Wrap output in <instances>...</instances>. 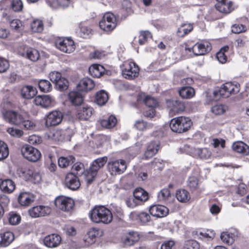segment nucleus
I'll list each match as a JSON object with an SVG mask.
<instances>
[{
	"mask_svg": "<svg viewBox=\"0 0 249 249\" xmlns=\"http://www.w3.org/2000/svg\"><path fill=\"white\" fill-rule=\"evenodd\" d=\"M212 49V44L209 41L202 40L194 45H188V51L189 52L192 51L196 55H200L209 53Z\"/></svg>",
	"mask_w": 249,
	"mask_h": 249,
	"instance_id": "nucleus-7",
	"label": "nucleus"
},
{
	"mask_svg": "<svg viewBox=\"0 0 249 249\" xmlns=\"http://www.w3.org/2000/svg\"><path fill=\"white\" fill-rule=\"evenodd\" d=\"M232 148L233 150L243 156L249 155V146L244 142L238 141L234 142Z\"/></svg>",
	"mask_w": 249,
	"mask_h": 249,
	"instance_id": "nucleus-29",
	"label": "nucleus"
},
{
	"mask_svg": "<svg viewBox=\"0 0 249 249\" xmlns=\"http://www.w3.org/2000/svg\"><path fill=\"white\" fill-rule=\"evenodd\" d=\"M63 115L60 111H53L46 115L45 125L47 127L59 124L62 121Z\"/></svg>",
	"mask_w": 249,
	"mask_h": 249,
	"instance_id": "nucleus-14",
	"label": "nucleus"
},
{
	"mask_svg": "<svg viewBox=\"0 0 249 249\" xmlns=\"http://www.w3.org/2000/svg\"><path fill=\"white\" fill-rule=\"evenodd\" d=\"M8 221L11 225H17L18 224L20 221V216L16 213H10L8 217Z\"/></svg>",
	"mask_w": 249,
	"mask_h": 249,
	"instance_id": "nucleus-59",
	"label": "nucleus"
},
{
	"mask_svg": "<svg viewBox=\"0 0 249 249\" xmlns=\"http://www.w3.org/2000/svg\"><path fill=\"white\" fill-rule=\"evenodd\" d=\"M248 42V39L247 36L240 35L235 39V45L236 47L241 48L244 47Z\"/></svg>",
	"mask_w": 249,
	"mask_h": 249,
	"instance_id": "nucleus-55",
	"label": "nucleus"
},
{
	"mask_svg": "<svg viewBox=\"0 0 249 249\" xmlns=\"http://www.w3.org/2000/svg\"><path fill=\"white\" fill-rule=\"evenodd\" d=\"M229 46L225 45L222 47L216 53V58L220 63L224 64L227 61V54L229 53Z\"/></svg>",
	"mask_w": 249,
	"mask_h": 249,
	"instance_id": "nucleus-40",
	"label": "nucleus"
},
{
	"mask_svg": "<svg viewBox=\"0 0 249 249\" xmlns=\"http://www.w3.org/2000/svg\"><path fill=\"white\" fill-rule=\"evenodd\" d=\"M160 143L159 141H152L147 146L144 153L143 159L148 160L153 157L158 151Z\"/></svg>",
	"mask_w": 249,
	"mask_h": 249,
	"instance_id": "nucleus-21",
	"label": "nucleus"
},
{
	"mask_svg": "<svg viewBox=\"0 0 249 249\" xmlns=\"http://www.w3.org/2000/svg\"><path fill=\"white\" fill-rule=\"evenodd\" d=\"M15 182L10 179H0V189L5 193H11L15 189Z\"/></svg>",
	"mask_w": 249,
	"mask_h": 249,
	"instance_id": "nucleus-31",
	"label": "nucleus"
},
{
	"mask_svg": "<svg viewBox=\"0 0 249 249\" xmlns=\"http://www.w3.org/2000/svg\"><path fill=\"white\" fill-rule=\"evenodd\" d=\"M50 213V208L44 205L34 206L28 210L29 215L32 218L45 216Z\"/></svg>",
	"mask_w": 249,
	"mask_h": 249,
	"instance_id": "nucleus-15",
	"label": "nucleus"
},
{
	"mask_svg": "<svg viewBox=\"0 0 249 249\" xmlns=\"http://www.w3.org/2000/svg\"><path fill=\"white\" fill-rule=\"evenodd\" d=\"M1 114L3 120L11 124L26 130H33L36 127V124L32 121L25 119L17 111L5 109L1 111Z\"/></svg>",
	"mask_w": 249,
	"mask_h": 249,
	"instance_id": "nucleus-1",
	"label": "nucleus"
},
{
	"mask_svg": "<svg viewBox=\"0 0 249 249\" xmlns=\"http://www.w3.org/2000/svg\"><path fill=\"white\" fill-rule=\"evenodd\" d=\"M20 92L23 98L30 99L36 95L37 91L36 89L32 86L25 85L21 88Z\"/></svg>",
	"mask_w": 249,
	"mask_h": 249,
	"instance_id": "nucleus-27",
	"label": "nucleus"
},
{
	"mask_svg": "<svg viewBox=\"0 0 249 249\" xmlns=\"http://www.w3.org/2000/svg\"><path fill=\"white\" fill-rule=\"evenodd\" d=\"M116 26V18L115 15L110 12L105 13L99 22L100 29L107 34L111 33Z\"/></svg>",
	"mask_w": 249,
	"mask_h": 249,
	"instance_id": "nucleus-6",
	"label": "nucleus"
},
{
	"mask_svg": "<svg viewBox=\"0 0 249 249\" xmlns=\"http://www.w3.org/2000/svg\"><path fill=\"white\" fill-rule=\"evenodd\" d=\"M170 196V192L168 188L162 189L158 194V197L160 201H166Z\"/></svg>",
	"mask_w": 249,
	"mask_h": 249,
	"instance_id": "nucleus-61",
	"label": "nucleus"
},
{
	"mask_svg": "<svg viewBox=\"0 0 249 249\" xmlns=\"http://www.w3.org/2000/svg\"><path fill=\"white\" fill-rule=\"evenodd\" d=\"M61 240V237L59 234L52 233L44 237L43 244L48 248H55L59 246Z\"/></svg>",
	"mask_w": 249,
	"mask_h": 249,
	"instance_id": "nucleus-17",
	"label": "nucleus"
},
{
	"mask_svg": "<svg viewBox=\"0 0 249 249\" xmlns=\"http://www.w3.org/2000/svg\"><path fill=\"white\" fill-rule=\"evenodd\" d=\"M126 169V162L124 160H112L107 162V170L111 176L121 175Z\"/></svg>",
	"mask_w": 249,
	"mask_h": 249,
	"instance_id": "nucleus-8",
	"label": "nucleus"
},
{
	"mask_svg": "<svg viewBox=\"0 0 249 249\" xmlns=\"http://www.w3.org/2000/svg\"><path fill=\"white\" fill-rule=\"evenodd\" d=\"M25 52L26 57L30 60L35 62L38 60L39 54L37 50L32 48H27Z\"/></svg>",
	"mask_w": 249,
	"mask_h": 249,
	"instance_id": "nucleus-46",
	"label": "nucleus"
},
{
	"mask_svg": "<svg viewBox=\"0 0 249 249\" xmlns=\"http://www.w3.org/2000/svg\"><path fill=\"white\" fill-rule=\"evenodd\" d=\"M240 89V85L237 82H226L223 84L220 88L213 92L215 97L219 95L220 97L227 98L231 94L238 93Z\"/></svg>",
	"mask_w": 249,
	"mask_h": 249,
	"instance_id": "nucleus-3",
	"label": "nucleus"
},
{
	"mask_svg": "<svg viewBox=\"0 0 249 249\" xmlns=\"http://www.w3.org/2000/svg\"><path fill=\"white\" fill-rule=\"evenodd\" d=\"M38 86L40 91L49 92L52 89V85L51 82L46 79H40L38 80Z\"/></svg>",
	"mask_w": 249,
	"mask_h": 249,
	"instance_id": "nucleus-44",
	"label": "nucleus"
},
{
	"mask_svg": "<svg viewBox=\"0 0 249 249\" xmlns=\"http://www.w3.org/2000/svg\"><path fill=\"white\" fill-rule=\"evenodd\" d=\"M138 220L142 224H144L151 220L150 213L145 212H138L134 213Z\"/></svg>",
	"mask_w": 249,
	"mask_h": 249,
	"instance_id": "nucleus-45",
	"label": "nucleus"
},
{
	"mask_svg": "<svg viewBox=\"0 0 249 249\" xmlns=\"http://www.w3.org/2000/svg\"><path fill=\"white\" fill-rule=\"evenodd\" d=\"M247 186L244 183L238 184L236 193L240 196H244L247 193Z\"/></svg>",
	"mask_w": 249,
	"mask_h": 249,
	"instance_id": "nucleus-63",
	"label": "nucleus"
},
{
	"mask_svg": "<svg viewBox=\"0 0 249 249\" xmlns=\"http://www.w3.org/2000/svg\"><path fill=\"white\" fill-rule=\"evenodd\" d=\"M135 127L140 131H143L147 128H149L152 127L151 124H147L146 122L142 120H137L134 124Z\"/></svg>",
	"mask_w": 249,
	"mask_h": 249,
	"instance_id": "nucleus-57",
	"label": "nucleus"
},
{
	"mask_svg": "<svg viewBox=\"0 0 249 249\" xmlns=\"http://www.w3.org/2000/svg\"><path fill=\"white\" fill-rule=\"evenodd\" d=\"M9 154V151L7 144L4 142L0 140V161L6 159Z\"/></svg>",
	"mask_w": 249,
	"mask_h": 249,
	"instance_id": "nucleus-48",
	"label": "nucleus"
},
{
	"mask_svg": "<svg viewBox=\"0 0 249 249\" xmlns=\"http://www.w3.org/2000/svg\"><path fill=\"white\" fill-rule=\"evenodd\" d=\"M134 196L142 204L149 199V194L141 187L136 188L133 191Z\"/></svg>",
	"mask_w": 249,
	"mask_h": 249,
	"instance_id": "nucleus-32",
	"label": "nucleus"
},
{
	"mask_svg": "<svg viewBox=\"0 0 249 249\" xmlns=\"http://www.w3.org/2000/svg\"><path fill=\"white\" fill-rule=\"evenodd\" d=\"M75 160L74 157L72 155L67 157L62 156L58 159V164L61 168H66L73 163Z\"/></svg>",
	"mask_w": 249,
	"mask_h": 249,
	"instance_id": "nucleus-42",
	"label": "nucleus"
},
{
	"mask_svg": "<svg viewBox=\"0 0 249 249\" xmlns=\"http://www.w3.org/2000/svg\"><path fill=\"white\" fill-rule=\"evenodd\" d=\"M166 104L170 114L181 113L185 107L184 103L172 99L166 100Z\"/></svg>",
	"mask_w": 249,
	"mask_h": 249,
	"instance_id": "nucleus-16",
	"label": "nucleus"
},
{
	"mask_svg": "<svg viewBox=\"0 0 249 249\" xmlns=\"http://www.w3.org/2000/svg\"><path fill=\"white\" fill-rule=\"evenodd\" d=\"M54 84L56 88L60 91H64L67 89L69 87V82L68 80L64 77L61 78Z\"/></svg>",
	"mask_w": 249,
	"mask_h": 249,
	"instance_id": "nucleus-52",
	"label": "nucleus"
},
{
	"mask_svg": "<svg viewBox=\"0 0 249 249\" xmlns=\"http://www.w3.org/2000/svg\"><path fill=\"white\" fill-rule=\"evenodd\" d=\"M104 67L98 64H94L90 66L89 68V72L93 77L99 78L102 76L105 72Z\"/></svg>",
	"mask_w": 249,
	"mask_h": 249,
	"instance_id": "nucleus-34",
	"label": "nucleus"
},
{
	"mask_svg": "<svg viewBox=\"0 0 249 249\" xmlns=\"http://www.w3.org/2000/svg\"><path fill=\"white\" fill-rule=\"evenodd\" d=\"M93 109L90 106H84L78 111L77 116L81 120H87L92 115Z\"/></svg>",
	"mask_w": 249,
	"mask_h": 249,
	"instance_id": "nucleus-33",
	"label": "nucleus"
},
{
	"mask_svg": "<svg viewBox=\"0 0 249 249\" xmlns=\"http://www.w3.org/2000/svg\"><path fill=\"white\" fill-rule=\"evenodd\" d=\"M56 46L61 52L68 53H71L75 50L74 41L70 37H65L57 40Z\"/></svg>",
	"mask_w": 249,
	"mask_h": 249,
	"instance_id": "nucleus-13",
	"label": "nucleus"
},
{
	"mask_svg": "<svg viewBox=\"0 0 249 249\" xmlns=\"http://www.w3.org/2000/svg\"><path fill=\"white\" fill-rule=\"evenodd\" d=\"M150 214L157 218H161L166 216L168 213V209L162 205H154L151 206L149 210Z\"/></svg>",
	"mask_w": 249,
	"mask_h": 249,
	"instance_id": "nucleus-18",
	"label": "nucleus"
},
{
	"mask_svg": "<svg viewBox=\"0 0 249 249\" xmlns=\"http://www.w3.org/2000/svg\"><path fill=\"white\" fill-rule=\"evenodd\" d=\"M14 235L12 232L5 231L0 233V247H8L14 240Z\"/></svg>",
	"mask_w": 249,
	"mask_h": 249,
	"instance_id": "nucleus-28",
	"label": "nucleus"
},
{
	"mask_svg": "<svg viewBox=\"0 0 249 249\" xmlns=\"http://www.w3.org/2000/svg\"><path fill=\"white\" fill-rule=\"evenodd\" d=\"M74 201L71 197L63 196H58L54 200V205L58 209L69 212L74 206Z\"/></svg>",
	"mask_w": 249,
	"mask_h": 249,
	"instance_id": "nucleus-10",
	"label": "nucleus"
},
{
	"mask_svg": "<svg viewBox=\"0 0 249 249\" xmlns=\"http://www.w3.org/2000/svg\"><path fill=\"white\" fill-rule=\"evenodd\" d=\"M216 0L217 2L215 5V8L221 13L229 14L234 9L233 4L231 1L227 2V0Z\"/></svg>",
	"mask_w": 249,
	"mask_h": 249,
	"instance_id": "nucleus-22",
	"label": "nucleus"
},
{
	"mask_svg": "<svg viewBox=\"0 0 249 249\" xmlns=\"http://www.w3.org/2000/svg\"><path fill=\"white\" fill-rule=\"evenodd\" d=\"M150 38H152V35L149 31H141L138 38L139 44L141 45H143Z\"/></svg>",
	"mask_w": 249,
	"mask_h": 249,
	"instance_id": "nucleus-51",
	"label": "nucleus"
},
{
	"mask_svg": "<svg viewBox=\"0 0 249 249\" xmlns=\"http://www.w3.org/2000/svg\"><path fill=\"white\" fill-rule=\"evenodd\" d=\"M72 169L75 171L77 174H84L87 180L88 175H86V172L89 170H85L84 165L81 162H76L73 164L72 166Z\"/></svg>",
	"mask_w": 249,
	"mask_h": 249,
	"instance_id": "nucleus-50",
	"label": "nucleus"
},
{
	"mask_svg": "<svg viewBox=\"0 0 249 249\" xmlns=\"http://www.w3.org/2000/svg\"><path fill=\"white\" fill-rule=\"evenodd\" d=\"M34 101L36 105L45 108L53 107L54 104V99L48 95L38 96L35 99Z\"/></svg>",
	"mask_w": 249,
	"mask_h": 249,
	"instance_id": "nucleus-20",
	"label": "nucleus"
},
{
	"mask_svg": "<svg viewBox=\"0 0 249 249\" xmlns=\"http://www.w3.org/2000/svg\"><path fill=\"white\" fill-rule=\"evenodd\" d=\"M91 32L92 30L90 27L83 23H80L77 33L78 36L83 38H88L90 37Z\"/></svg>",
	"mask_w": 249,
	"mask_h": 249,
	"instance_id": "nucleus-41",
	"label": "nucleus"
},
{
	"mask_svg": "<svg viewBox=\"0 0 249 249\" xmlns=\"http://www.w3.org/2000/svg\"><path fill=\"white\" fill-rule=\"evenodd\" d=\"M65 185L69 189L75 191L80 187L81 184L77 176L71 172L66 177Z\"/></svg>",
	"mask_w": 249,
	"mask_h": 249,
	"instance_id": "nucleus-19",
	"label": "nucleus"
},
{
	"mask_svg": "<svg viewBox=\"0 0 249 249\" xmlns=\"http://www.w3.org/2000/svg\"><path fill=\"white\" fill-rule=\"evenodd\" d=\"M48 4L53 9L61 8L65 9L70 4V0H48Z\"/></svg>",
	"mask_w": 249,
	"mask_h": 249,
	"instance_id": "nucleus-39",
	"label": "nucleus"
},
{
	"mask_svg": "<svg viewBox=\"0 0 249 249\" xmlns=\"http://www.w3.org/2000/svg\"><path fill=\"white\" fill-rule=\"evenodd\" d=\"M190 155L195 158H199L203 159H209L211 153L207 148H192L189 150Z\"/></svg>",
	"mask_w": 249,
	"mask_h": 249,
	"instance_id": "nucleus-24",
	"label": "nucleus"
},
{
	"mask_svg": "<svg viewBox=\"0 0 249 249\" xmlns=\"http://www.w3.org/2000/svg\"><path fill=\"white\" fill-rule=\"evenodd\" d=\"M103 231L99 228L93 227L89 229L87 232L86 239L89 243L92 244L103 235Z\"/></svg>",
	"mask_w": 249,
	"mask_h": 249,
	"instance_id": "nucleus-23",
	"label": "nucleus"
},
{
	"mask_svg": "<svg viewBox=\"0 0 249 249\" xmlns=\"http://www.w3.org/2000/svg\"><path fill=\"white\" fill-rule=\"evenodd\" d=\"M198 185V180L196 178L194 177L189 178L188 186L193 198L197 196L199 194Z\"/></svg>",
	"mask_w": 249,
	"mask_h": 249,
	"instance_id": "nucleus-36",
	"label": "nucleus"
},
{
	"mask_svg": "<svg viewBox=\"0 0 249 249\" xmlns=\"http://www.w3.org/2000/svg\"><path fill=\"white\" fill-rule=\"evenodd\" d=\"M125 203L126 205L130 208H134L138 205H141L140 201L134 196V195L133 196L127 198L125 201Z\"/></svg>",
	"mask_w": 249,
	"mask_h": 249,
	"instance_id": "nucleus-60",
	"label": "nucleus"
},
{
	"mask_svg": "<svg viewBox=\"0 0 249 249\" xmlns=\"http://www.w3.org/2000/svg\"><path fill=\"white\" fill-rule=\"evenodd\" d=\"M21 152L24 158L31 162L37 161L40 159L41 155L37 149L29 144L23 145Z\"/></svg>",
	"mask_w": 249,
	"mask_h": 249,
	"instance_id": "nucleus-9",
	"label": "nucleus"
},
{
	"mask_svg": "<svg viewBox=\"0 0 249 249\" xmlns=\"http://www.w3.org/2000/svg\"><path fill=\"white\" fill-rule=\"evenodd\" d=\"M176 197L181 202H187V190L185 189H178L176 191Z\"/></svg>",
	"mask_w": 249,
	"mask_h": 249,
	"instance_id": "nucleus-56",
	"label": "nucleus"
},
{
	"mask_svg": "<svg viewBox=\"0 0 249 249\" xmlns=\"http://www.w3.org/2000/svg\"><path fill=\"white\" fill-rule=\"evenodd\" d=\"M139 238L138 232L130 231L125 235L123 241V243L126 247L130 246L138 241Z\"/></svg>",
	"mask_w": 249,
	"mask_h": 249,
	"instance_id": "nucleus-35",
	"label": "nucleus"
},
{
	"mask_svg": "<svg viewBox=\"0 0 249 249\" xmlns=\"http://www.w3.org/2000/svg\"><path fill=\"white\" fill-rule=\"evenodd\" d=\"M117 124V119L113 115L109 116L107 119H103L101 121L102 126L109 128L114 127Z\"/></svg>",
	"mask_w": 249,
	"mask_h": 249,
	"instance_id": "nucleus-47",
	"label": "nucleus"
},
{
	"mask_svg": "<svg viewBox=\"0 0 249 249\" xmlns=\"http://www.w3.org/2000/svg\"><path fill=\"white\" fill-rule=\"evenodd\" d=\"M89 217L95 223L108 224L113 220V215L109 209L104 206H95L89 212Z\"/></svg>",
	"mask_w": 249,
	"mask_h": 249,
	"instance_id": "nucleus-2",
	"label": "nucleus"
},
{
	"mask_svg": "<svg viewBox=\"0 0 249 249\" xmlns=\"http://www.w3.org/2000/svg\"><path fill=\"white\" fill-rule=\"evenodd\" d=\"M187 118L178 117L172 119L170 123V127L172 131L182 133L187 131Z\"/></svg>",
	"mask_w": 249,
	"mask_h": 249,
	"instance_id": "nucleus-12",
	"label": "nucleus"
},
{
	"mask_svg": "<svg viewBox=\"0 0 249 249\" xmlns=\"http://www.w3.org/2000/svg\"><path fill=\"white\" fill-rule=\"evenodd\" d=\"M137 100L138 101L142 100L143 103L147 107L151 108V109H154V108L158 106V102L157 100L154 98L152 97L149 95L145 96L143 98L142 95H139L138 97Z\"/></svg>",
	"mask_w": 249,
	"mask_h": 249,
	"instance_id": "nucleus-37",
	"label": "nucleus"
},
{
	"mask_svg": "<svg viewBox=\"0 0 249 249\" xmlns=\"http://www.w3.org/2000/svg\"><path fill=\"white\" fill-rule=\"evenodd\" d=\"M7 132L12 136L18 138L21 137L23 134V132L21 130L14 128L13 127L8 128Z\"/></svg>",
	"mask_w": 249,
	"mask_h": 249,
	"instance_id": "nucleus-62",
	"label": "nucleus"
},
{
	"mask_svg": "<svg viewBox=\"0 0 249 249\" xmlns=\"http://www.w3.org/2000/svg\"><path fill=\"white\" fill-rule=\"evenodd\" d=\"M228 109L227 106L221 104H216L213 106L211 108L212 113L215 115H221L224 114Z\"/></svg>",
	"mask_w": 249,
	"mask_h": 249,
	"instance_id": "nucleus-43",
	"label": "nucleus"
},
{
	"mask_svg": "<svg viewBox=\"0 0 249 249\" xmlns=\"http://www.w3.org/2000/svg\"><path fill=\"white\" fill-rule=\"evenodd\" d=\"M35 200V196L29 192H21L18 196V202L22 206H28Z\"/></svg>",
	"mask_w": 249,
	"mask_h": 249,
	"instance_id": "nucleus-25",
	"label": "nucleus"
},
{
	"mask_svg": "<svg viewBox=\"0 0 249 249\" xmlns=\"http://www.w3.org/2000/svg\"><path fill=\"white\" fill-rule=\"evenodd\" d=\"M94 86V82L92 79L88 77H85L79 82L77 88L79 91H88L93 89Z\"/></svg>",
	"mask_w": 249,
	"mask_h": 249,
	"instance_id": "nucleus-26",
	"label": "nucleus"
},
{
	"mask_svg": "<svg viewBox=\"0 0 249 249\" xmlns=\"http://www.w3.org/2000/svg\"><path fill=\"white\" fill-rule=\"evenodd\" d=\"M108 100V93L105 90L101 89L96 92L95 95V102L99 106H104L106 104Z\"/></svg>",
	"mask_w": 249,
	"mask_h": 249,
	"instance_id": "nucleus-38",
	"label": "nucleus"
},
{
	"mask_svg": "<svg viewBox=\"0 0 249 249\" xmlns=\"http://www.w3.org/2000/svg\"><path fill=\"white\" fill-rule=\"evenodd\" d=\"M107 158L106 156L95 159L91 164L89 171L85 173L88 175L87 183L90 184L95 178L98 171L107 163Z\"/></svg>",
	"mask_w": 249,
	"mask_h": 249,
	"instance_id": "nucleus-5",
	"label": "nucleus"
},
{
	"mask_svg": "<svg viewBox=\"0 0 249 249\" xmlns=\"http://www.w3.org/2000/svg\"><path fill=\"white\" fill-rule=\"evenodd\" d=\"M17 174L19 177L22 178L25 180L33 181L34 183H38L41 180L40 174L35 171L32 167H19L17 169Z\"/></svg>",
	"mask_w": 249,
	"mask_h": 249,
	"instance_id": "nucleus-4",
	"label": "nucleus"
},
{
	"mask_svg": "<svg viewBox=\"0 0 249 249\" xmlns=\"http://www.w3.org/2000/svg\"><path fill=\"white\" fill-rule=\"evenodd\" d=\"M221 240L227 245H231L234 241V235L228 232H223L220 235Z\"/></svg>",
	"mask_w": 249,
	"mask_h": 249,
	"instance_id": "nucleus-49",
	"label": "nucleus"
},
{
	"mask_svg": "<svg viewBox=\"0 0 249 249\" xmlns=\"http://www.w3.org/2000/svg\"><path fill=\"white\" fill-rule=\"evenodd\" d=\"M247 30L246 26L242 24H234L231 26V32L234 34H240Z\"/></svg>",
	"mask_w": 249,
	"mask_h": 249,
	"instance_id": "nucleus-58",
	"label": "nucleus"
},
{
	"mask_svg": "<svg viewBox=\"0 0 249 249\" xmlns=\"http://www.w3.org/2000/svg\"><path fill=\"white\" fill-rule=\"evenodd\" d=\"M122 69V75L126 79L131 80L137 77L139 72V68L134 62H126Z\"/></svg>",
	"mask_w": 249,
	"mask_h": 249,
	"instance_id": "nucleus-11",
	"label": "nucleus"
},
{
	"mask_svg": "<svg viewBox=\"0 0 249 249\" xmlns=\"http://www.w3.org/2000/svg\"><path fill=\"white\" fill-rule=\"evenodd\" d=\"M68 96L69 100L74 106L81 105L83 102V96L80 91H71Z\"/></svg>",
	"mask_w": 249,
	"mask_h": 249,
	"instance_id": "nucleus-30",
	"label": "nucleus"
},
{
	"mask_svg": "<svg viewBox=\"0 0 249 249\" xmlns=\"http://www.w3.org/2000/svg\"><path fill=\"white\" fill-rule=\"evenodd\" d=\"M49 78L50 80L55 84L61 78H62L61 74L60 72L58 71H52L49 74Z\"/></svg>",
	"mask_w": 249,
	"mask_h": 249,
	"instance_id": "nucleus-64",
	"label": "nucleus"
},
{
	"mask_svg": "<svg viewBox=\"0 0 249 249\" xmlns=\"http://www.w3.org/2000/svg\"><path fill=\"white\" fill-rule=\"evenodd\" d=\"M10 5L12 9L15 12L21 11L23 7L21 0H12Z\"/></svg>",
	"mask_w": 249,
	"mask_h": 249,
	"instance_id": "nucleus-54",
	"label": "nucleus"
},
{
	"mask_svg": "<svg viewBox=\"0 0 249 249\" xmlns=\"http://www.w3.org/2000/svg\"><path fill=\"white\" fill-rule=\"evenodd\" d=\"M31 28L33 32L40 33L43 30V24L41 20H34L31 24Z\"/></svg>",
	"mask_w": 249,
	"mask_h": 249,
	"instance_id": "nucleus-53",
	"label": "nucleus"
}]
</instances>
